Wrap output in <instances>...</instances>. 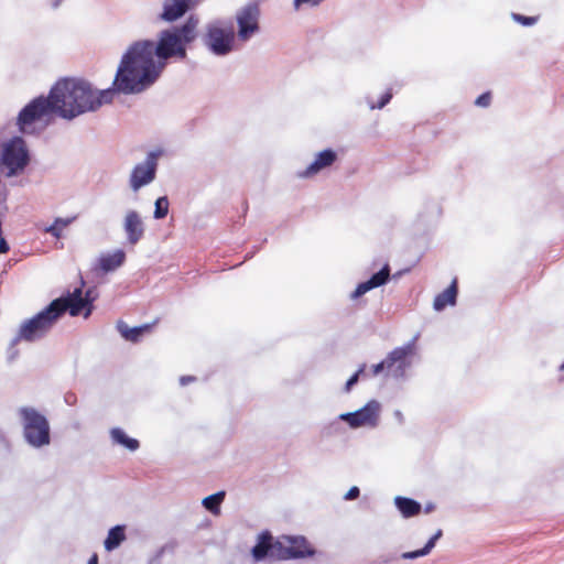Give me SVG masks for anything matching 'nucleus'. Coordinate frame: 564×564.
Listing matches in <instances>:
<instances>
[{
  "label": "nucleus",
  "instance_id": "1",
  "mask_svg": "<svg viewBox=\"0 0 564 564\" xmlns=\"http://www.w3.org/2000/svg\"><path fill=\"white\" fill-rule=\"evenodd\" d=\"M198 20L189 17L181 26L165 29L158 41L133 42L119 63L113 85L118 93L140 94L161 76L170 58L185 59L187 46L197 37Z\"/></svg>",
  "mask_w": 564,
  "mask_h": 564
},
{
  "label": "nucleus",
  "instance_id": "2",
  "mask_svg": "<svg viewBox=\"0 0 564 564\" xmlns=\"http://www.w3.org/2000/svg\"><path fill=\"white\" fill-rule=\"evenodd\" d=\"M115 91H118L115 86L113 89L94 90L85 80L65 78L52 87L51 97L55 99L57 113L63 118L73 119L110 104Z\"/></svg>",
  "mask_w": 564,
  "mask_h": 564
},
{
  "label": "nucleus",
  "instance_id": "3",
  "mask_svg": "<svg viewBox=\"0 0 564 564\" xmlns=\"http://www.w3.org/2000/svg\"><path fill=\"white\" fill-rule=\"evenodd\" d=\"M84 308H86L84 316L88 317L93 305L87 297H83L82 289L77 288L67 296L52 301L45 310L24 323L20 328L19 336L28 341L35 340L42 337L66 311L72 316H77Z\"/></svg>",
  "mask_w": 564,
  "mask_h": 564
},
{
  "label": "nucleus",
  "instance_id": "4",
  "mask_svg": "<svg viewBox=\"0 0 564 564\" xmlns=\"http://www.w3.org/2000/svg\"><path fill=\"white\" fill-rule=\"evenodd\" d=\"M20 416L23 422V435L33 447H42L51 442L47 419L33 408H21Z\"/></svg>",
  "mask_w": 564,
  "mask_h": 564
},
{
  "label": "nucleus",
  "instance_id": "5",
  "mask_svg": "<svg viewBox=\"0 0 564 564\" xmlns=\"http://www.w3.org/2000/svg\"><path fill=\"white\" fill-rule=\"evenodd\" d=\"M55 99L37 97L28 104L19 113L18 124L20 130L24 133H31L34 131L33 124L39 121H43L50 117L51 113L57 112V105Z\"/></svg>",
  "mask_w": 564,
  "mask_h": 564
},
{
  "label": "nucleus",
  "instance_id": "6",
  "mask_svg": "<svg viewBox=\"0 0 564 564\" xmlns=\"http://www.w3.org/2000/svg\"><path fill=\"white\" fill-rule=\"evenodd\" d=\"M235 42V30L231 23H210L204 35L205 45L216 55H226L232 51Z\"/></svg>",
  "mask_w": 564,
  "mask_h": 564
},
{
  "label": "nucleus",
  "instance_id": "7",
  "mask_svg": "<svg viewBox=\"0 0 564 564\" xmlns=\"http://www.w3.org/2000/svg\"><path fill=\"white\" fill-rule=\"evenodd\" d=\"M29 152L25 142L21 138H14L3 148L2 162L13 175L22 171L29 163Z\"/></svg>",
  "mask_w": 564,
  "mask_h": 564
},
{
  "label": "nucleus",
  "instance_id": "8",
  "mask_svg": "<svg viewBox=\"0 0 564 564\" xmlns=\"http://www.w3.org/2000/svg\"><path fill=\"white\" fill-rule=\"evenodd\" d=\"M238 37L249 40L259 31L260 8L256 2L248 3L237 13Z\"/></svg>",
  "mask_w": 564,
  "mask_h": 564
},
{
  "label": "nucleus",
  "instance_id": "9",
  "mask_svg": "<svg viewBox=\"0 0 564 564\" xmlns=\"http://www.w3.org/2000/svg\"><path fill=\"white\" fill-rule=\"evenodd\" d=\"M379 403L372 400L358 411L341 414L340 419L354 429L365 425L375 426L379 419Z\"/></svg>",
  "mask_w": 564,
  "mask_h": 564
},
{
  "label": "nucleus",
  "instance_id": "10",
  "mask_svg": "<svg viewBox=\"0 0 564 564\" xmlns=\"http://www.w3.org/2000/svg\"><path fill=\"white\" fill-rule=\"evenodd\" d=\"M280 543L281 560L303 558L315 553L312 545L303 536H282Z\"/></svg>",
  "mask_w": 564,
  "mask_h": 564
},
{
  "label": "nucleus",
  "instance_id": "11",
  "mask_svg": "<svg viewBox=\"0 0 564 564\" xmlns=\"http://www.w3.org/2000/svg\"><path fill=\"white\" fill-rule=\"evenodd\" d=\"M156 161L158 155L151 152L143 164L134 166L130 176V185L133 191L140 189L154 180L158 165Z\"/></svg>",
  "mask_w": 564,
  "mask_h": 564
},
{
  "label": "nucleus",
  "instance_id": "12",
  "mask_svg": "<svg viewBox=\"0 0 564 564\" xmlns=\"http://www.w3.org/2000/svg\"><path fill=\"white\" fill-rule=\"evenodd\" d=\"M414 344L394 348L386 358L387 370L394 377H402L410 362L408 358L414 354Z\"/></svg>",
  "mask_w": 564,
  "mask_h": 564
},
{
  "label": "nucleus",
  "instance_id": "13",
  "mask_svg": "<svg viewBox=\"0 0 564 564\" xmlns=\"http://www.w3.org/2000/svg\"><path fill=\"white\" fill-rule=\"evenodd\" d=\"M280 539L273 540L269 531L262 532L258 538V543L252 547L251 553L256 561H262L265 557L281 561Z\"/></svg>",
  "mask_w": 564,
  "mask_h": 564
},
{
  "label": "nucleus",
  "instance_id": "14",
  "mask_svg": "<svg viewBox=\"0 0 564 564\" xmlns=\"http://www.w3.org/2000/svg\"><path fill=\"white\" fill-rule=\"evenodd\" d=\"M195 4L194 0H163L162 12L159 18L169 23L175 22L193 9Z\"/></svg>",
  "mask_w": 564,
  "mask_h": 564
},
{
  "label": "nucleus",
  "instance_id": "15",
  "mask_svg": "<svg viewBox=\"0 0 564 564\" xmlns=\"http://www.w3.org/2000/svg\"><path fill=\"white\" fill-rule=\"evenodd\" d=\"M337 161V153L332 149H325L315 155L314 161L300 173L301 177H312L322 170L332 166Z\"/></svg>",
  "mask_w": 564,
  "mask_h": 564
},
{
  "label": "nucleus",
  "instance_id": "16",
  "mask_svg": "<svg viewBox=\"0 0 564 564\" xmlns=\"http://www.w3.org/2000/svg\"><path fill=\"white\" fill-rule=\"evenodd\" d=\"M123 228L130 245H135L144 235L141 216L135 210H130L124 217Z\"/></svg>",
  "mask_w": 564,
  "mask_h": 564
},
{
  "label": "nucleus",
  "instance_id": "17",
  "mask_svg": "<svg viewBox=\"0 0 564 564\" xmlns=\"http://www.w3.org/2000/svg\"><path fill=\"white\" fill-rule=\"evenodd\" d=\"M390 278V267L389 264H384L383 268L375 273L368 281L361 282L357 285L355 291L351 293V299H358L364 295L368 291L381 286L388 282Z\"/></svg>",
  "mask_w": 564,
  "mask_h": 564
},
{
  "label": "nucleus",
  "instance_id": "18",
  "mask_svg": "<svg viewBox=\"0 0 564 564\" xmlns=\"http://www.w3.org/2000/svg\"><path fill=\"white\" fill-rule=\"evenodd\" d=\"M458 293L457 279H454L451 285L434 299L433 306L436 311H442L448 305H455Z\"/></svg>",
  "mask_w": 564,
  "mask_h": 564
},
{
  "label": "nucleus",
  "instance_id": "19",
  "mask_svg": "<svg viewBox=\"0 0 564 564\" xmlns=\"http://www.w3.org/2000/svg\"><path fill=\"white\" fill-rule=\"evenodd\" d=\"M126 260L123 250L118 249L112 253L102 254L98 260L99 269L102 272H110L121 267Z\"/></svg>",
  "mask_w": 564,
  "mask_h": 564
},
{
  "label": "nucleus",
  "instance_id": "20",
  "mask_svg": "<svg viewBox=\"0 0 564 564\" xmlns=\"http://www.w3.org/2000/svg\"><path fill=\"white\" fill-rule=\"evenodd\" d=\"M394 501L404 518H411L421 512V505L411 498L397 497Z\"/></svg>",
  "mask_w": 564,
  "mask_h": 564
},
{
  "label": "nucleus",
  "instance_id": "21",
  "mask_svg": "<svg viewBox=\"0 0 564 564\" xmlns=\"http://www.w3.org/2000/svg\"><path fill=\"white\" fill-rule=\"evenodd\" d=\"M126 539L124 527L116 525L111 528L105 540V549L112 551L117 549Z\"/></svg>",
  "mask_w": 564,
  "mask_h": 564
},
{
  "label": "nucleus",
  "instance_id": "22",
  "mask_svg": "<svg viewBox=\"0 0 564 564\" xmlns=\"http://www.w3.org/2000/svg\"><path fill=\"white\" fill-rule=\"evenodd\" d=\"M151 328L152 326L150 324H145V325H142V326H139V327H128L126 324H120L119 325V330H120V334L122 335V337L127 340H130V341H138L140 339V337L142 335H144L145 333H150L151 332Z\"/></svg>",
  "mask_w": 564,
  "mask_h": 564
},
{
  "label": "nucleus",
  "instance_id": "23",
  "mask_svg": "<svg viewBox=\"0 0 564 564\" xmlns=\"http://www.w3.org/2000/svg\"><path fill=\"white\" fill-rule=\"evenodd\" d=\"M443 532L442 530H437V532L427 541L425 546L423 549L412 551V552H405L401 556L404 560H413L420 556L427 555L432 549L435 546L436 541L442 536Z\"/></svg>",
  "mask_w": 564,
  "mask_h": 564
},
{
  "label": "nucleus",
  "instance_id": "24",
  "mask_svg": "<svg viewBox=\"0 0 564 564\" xmlns=\"http://www.w3.org/2000/svg\"><path fill=\"white\" fill-rule=\"evenodd\" d=\"M111 437L116 443L127 447L130 451H135L139 448V441L127 436V434L121 429L111 430Z\"/></svg>",
  "mask_w": 564,
  "mask_h": 564
},
{
  "label": "nucleus",
  "instance_id": "25",
  "mask_svg": "<svg viewBox=\"0 0 564 564\" xmlns=\"http://www.w3.org/2000/svg\"><path fill=\"white\" fill-rule=\"evenodd\" d=\"M74 218H56L54 223L45 229V232L51 234L55 238H61L63 230L70 225Z\"/></svg>",
  "mask_w": 564,
  "mask_h": 564
},
{
  "label": "nucleus",
  "instance_id": "26",
  "mask_svg": "<svg viewBox=\"0 0 564 564\" xmlns=\"http://www.w3.org/2000/svg\"><path fill=\"white\" fill-rule=\"evenodd\" d=\"M225 498V492H216L214 495H210L203 500V506L213 513L219 512V506L223 502Z\"/></svg>",
  "mask_w": 564,
  "mask_h": 564
},
{
  "label": "nucleus",
  "instance_id": "27",
  "mask_svg": "<svg viewBox=\"0 0 564 564\" xmlns=\"http://www.w3.org/2000/svg\"><path fill=\"white\" fill-rule=\"evenodd\" d=\"M169 199L167 197H159L155 202L154 218L162 219L169 213Z\"/></svg>",
  "mask_w": 564,
  "mask_h": 564
},
{
  "label": "nucleus",
  "instance_id": "28",
  "mask_svg": "<svg viewBox=\"0 0 564 564\" xmlns=\"http://www.w3.org/2000/svg\"><path fill=\"white\" fill-rule=\"evenodd\" d=\"M365 368H366V366L364 365L362 367H360V368L358 369V371H357L356 373H354V375H352V376L347 380L346 386H345V391H346V392H349V391L351 390L352 386H354V384H356V383L358 382L360 375H361V373H364V371H365Z\"/></svg>",
  "mask_w": 564,
  "mask_h": 564
},
{
  "label": "nucleus",
  "instance_id": "29",
  "mask_svg": "<svg viewBox=\"0 0 564 564\" xmlns=\"http://www.w3.org/2000/svg\"><path fill=\"white\" fill-rule=\"evenodd\" d=\"M513 19L525 26L533 25L538 21L536 17H525L522 14H513Z\"/></svg>",
  "mask_w": 564,
  "mask_h": 564
},
{
  "label": "nucleus",
  "instance_id": "30",
  "mask_svg": "<svg viewBox=\"0 0 564 564\" xmlns=\"http://www.w3.org/2000/svg\"><path fill=\"white\" fill-rule=\"evenodd\" d=\"M491 102V94L489 91L481 94L475 101L479 107H488Z\"/></svg>",
  "mask_w": 564,
  "mask_h": 564
},
{
  "label": "nucleus",
  "instance_id": "31",
  "mask_svg": "<svg viewBox=\"0 0 564 564\" xmlns=\"http://www.w3.org/2000/svg\"><path fill=\"white\" fill-rule=\"evenodd\" d=\"M392 98V93L391 91H386L380 100L378 101V104L376 106H372V108H383Z\"/></svg>",
  "mask_w": 564,
  "mask_h": 564
},
{
  "label": "nucleus",
  "instance_id": "32",
  "mask_svg": "<svg viewBox=\"0 0 564 564\" xmlns=\"http://www.w3.org/2000/svg\"><path fill=\"white\" fill-rule=\"evenodd\" d=\"M360 495V490L358 487L354 486L351 487L347 494L345 495V499L347 500H354V499H357Z\"/></svg>",
  "mask_w": 564,
  "mask_h": 564
},
{
  "label": "nucleus",
  "instance_id": "33",
  "mask_svg": "<svg viewBox=\"0 0 564 564\" xmlns=\"http://www.w3.org/2000/svg\"><path fill=\"white\" fill-rule=\"evenodd\" d=\"M323 0H294V7L297 10L302 4L317 6Z\"/></svg>",
  "mask_w": 564,
  "mask_h": 564
},
{
  "label": "nucleus",
  "instance_id": "34",
  "mask_svg": "<svg viewBox=\"0 0 564 564\" xmlns=\"http://www.w3.org/2000/svg\"><path fill=\"white\" fill-rule=\"evenodd\" d=\"M383 369H387V364H386V359L382 360L381 362L375 365L372 367V375L373 376H377L378 373H380Z\"/></svg>",
  "mask_w": 564,
  "mask_h": 564
},
{
  "label": "nucleus",
  "instance_id": "35",
  "mask_svg": "<svg viewBox=\"0 0 564 564\" xmlns=\"http://www.w3.org/2000/svg\"><path fill=\"white\" fill-rule=\"evenodd\" d=\"M194 380H195V378H194V377H182V378H181V383H182V384H186V383L192 382V381H194Z\"/></svg>",
  "mask_w": 564,
  "mask_h": 564
},
{
  "label": "nucleus",
  "instance_id": "36",
  "mask_svg": "<svg viewBox=\"0 0 564 564\" xmlns=\"http://www.w3.org/2000/svg\"><path fill=\"white\" fill-rule=\"evenodd\" d=\"M88 564H98V555L94 554L89 560Z\"/></svg>",
  "mask_w": 564,
  "mask_h": 564
},
{
  "label": "nucleus",
  "instance_id": "37",
  "mask_svg": "<svg viewBox=\"0 0 564 564\" xmlns=\"http://www.w3.org/2000/svg\"><path fill=\"white\" fill-rule=\"evenodd\" d=\"M560 369H561V370H564V362L562 364V366H561V368H560Z\"/></svg>",
  "mask_w": 564,
  "mask_h": 564
}]
</instances>
